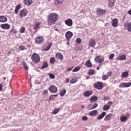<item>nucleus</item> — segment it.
Returning a JSON list of instances; mask_svg holds the SVG:
<instances>
[{
    "mask_svg": "<svg viewBox=\"0 0 131 131\" xmlns=\"http://www.w3.org/2000/svg\"><path fill=\"white\" fill-rule=\"evenodd\" d=\"M59 17L58 14L55 13H52L48 16V24L49 26L55 23Z\"/></svg>",
    "mask_w": 131,
    "mask_h": 131,
    "instance_id": "nucleus-1",
    "label": "nucleus"
},
{
    "mask_svg": "<svg viewBox=\"0 0 131 131\" xmlns=\"http://www.w3.org/2000/svg\"><path fill=\"white\" fill-rule=\"evenodd\" d=\"M31 59L34 62L38 63L40 61V58L39 56L35 53H34L32 55Z\"/></svg>",
    "mask_w": 131,
    "mask_h": 131,
    "instance_id": "nucleus-2",
    "label": "nucleus"
},
{
    "mask_svg": "<svg viewBox=\"0 0 131 131\" xmlns=\"http://www.w3.org/2000/svg\"><path fill=\"white\" fill-rule=\"evenodd\" d=\"M94 87L98 90H101L103 87V86L102 83L100 82H98L94 85Z\"/></svg>",
    "mask_w": 131,
    "mask_h": 131,
    "instance_id": "nucleus-3",
    "label": "nucleus"
},
{
    "mask_svg": "<svg viewBox=\"0 0 131 131\" xmlns=\"http://www.w3.org/2000/svg\"><path fill=\"white\" fill-rule=\"evenodd\" d=\"M44 41L43 37L41 36H39L37 37L35 39V41L36 43L38 44H40L42 43Z\"/></svg>",
    "mask_w": 131,
    "mask_h": 131,
    "instance_id": "nucleus-4",
    "label": "nucleus"
},
{
    "mask_svg": "<svg viewBox=\"0 0 131 131\" xmlns=\"http://www.w3.org/2000/svg\"><path fill=\"white\" fill-rule=\"evenodd\" d=\"M48 89L52 93H55L57 92V87L54 85H52L50 86Z\"/></svg>",
    "mask_w": 131,
    "mask_h": 131,
    "instance_id": "nucleus-5",
    "label": "nucleus"
},
{
    "mask_svg": "<svg viewBox=\"0 0 131 131\" xmlns=\"http://www.w3.org/2000/svg\"><path fill=\"white\" fill-rule=\"evenodd\" d=\"M28 13V12L25 9H23L20 11L19 15L21 17H23L26 16Z\"/></svg>",
    "mask_w": 131,
    "mask_h": 131,
    "instance_id": "nucleus-6",
    "label": "nucleus"
},
{
    "mask_svg": "<svg viewBox=\"0 0 131 131\" xmlns=\"http://www.w3.org/2000/svg\"><path fill=\"white\" fill-rule=\"evenodd\" d=\"M97 14L98 16H102L106 12V11L100 8H98L97 9Z\"/></svg>",
    "mask_w": 131,
    "mask_h": 131,
    "instance_id": "nucleus-7",
    "label": "nucleus"
},
{
    "mask_svg": "<svg viewBox=\"0 0 131 131\" xmlns=\"http://www.w3.org/2000/svg\"><path fill=\"white\" fill-rule=\"evenodd\" d=\"M96 43L95 40L93 38H91L89 42V46L91 47H94Z\"/></svg>",
    "mask_w": 131,
    "mask_h": 131,
    "instance_id": "nucleus-8",
    "label": "nucleus"
},
{
    "mask_svg": "<svg viewBox=\"0 0 131 131\" xmlns=\"http://www.w3.org/2000/svg\"><path fill=\"white\" fill-rule=\"evenodd\" d=\"M112 73V72L110 71L107 72V74L103 75L102 77L103 80H105L107 79L109 77L111 76Z\"/></svg>",
    "mask_w": 131,
    "mask_h": 131,
    "instance_id": "nucleus-9",
    "label": "nucleus"
},
{
    "mask_svg": "<svg viewBox=\"0 0 131 131\" xmlns=\"http://www.w3.org/2000/svg\"><path fill=\"white\" fill-rule=\"evenodd\" d=\"M131 85V83L129 82L128 83H125L123 82L121 83L118 85L119 88H122L123 87H128Z\"/></svg>",
    "mask_w": 131,
    "mask_h": 131,
    "instance_id": "nucleus-10",
    "label": "nucleus"
},
{
    "mask_svg": "<svg viewBox=\"0 0 131 131\" xmlns=\"http://www.w3.org/2000/svg\"><path fill=\"white\" fill-rule=\"evenodd\" d=\"M73 35V33L70 31H68L66 34L65 36L67 40H69L70 39Z\"/></svg>",
    "mask_w": 131,
    "mask_h": 131,
    "instance_id": "nucleus-11",
    "label": "nucleus"
},
{
    "mask_svg": "<svg viewBox=\"0 0 131 131\" xmlns=\"http://www.w3.org/2000/svg\"><path fill=\"white\" fill-rule=\"evenodd\" d=\"M65 24L69 26H71L72 25V21L70 19H68L64 21Z\"/></svg>",
    "mask_w": 131,
    "mask_h": 131,
    "instance_id": "nucleus-12",
    "label": "nucleus"
},
{
    "mask_svg": "<svg viewBox=\"0 0 131 131\" xmlns=\"http://www.w3.org/2000/svg\"><path fill=\"white\" fill-rule=\"evenodd\" d=\"M124 26L127 27V30L128 31L131 32V22L128 23L126 22L124 24Z\"/></svg>",
    "mask_w": 131,
    "mask_h": 131,
    "instance_id": "nucleus-13",
    "label": "nucleus"
},
{
    "mask_svg": "<svg viewBox=\"0 0 131 131\" xmlns=\"http://www.w3.org/2000/svg\"><path fill=\"white\" fill-rule=\"evenodd\" d=\"M1 27L3 29H8L10 28V26L9 25L6 24H2Z\"/></svg>",
    "mask_w": 131,
    "mask_h": 131,
    "instance_id": "nucleus-14",
    "label": "nucleus"
},
{
    "mask_svg": "<svg viewBox=\"0 0 131 131\" xmlns=\"http://www.w3.org/2000/svg\"><path fill=\"white\" fill-rule=\"evenodd\" d=\"M118 20L117 19H114L112 21V26L114 27H116L118 24Z\"/></svg>",
    "mask_w": 131,
    "mask_h": 131,
    "instance_id": "nucleus-15",
    "label": "nucleus"
},
{
    "mask_svg": "<svg viewBox=\"0 0 131 131\" xmlns=\"http://www.w3.org/2000/svg\"><path fill=\"white\" fill-rule=\"evenodd\" d=\"M56 59H60L61 61L63 59V57L62 55L60 53L58 52L56 55Z\"/></svg>",
    "mask_w": 131,
    "mask_h": 131,
    "instance_id": "nucleus-16",
    "label": "nucleus"
},
{
    "mask_svg": "<svg viewBox=\"0 0 131 131\" xmlns=\"http://www.w3.org/2000/svg\"><path fill=\"white\" fill-rule=\"evenodd\" d=\"M93 93L92 91H87L85 92L84 94L83 95L84 96L86 97H88L91 95Z\"/></svg>",
    "mask_w": 131,
    "mask_h": 131,
    "instance_id": "nucleus-17",
    "label": "nucleus"
},
{
    "mask_svg": "<svg viewBox=\"0 0 131 131\" xmlns=\"http://www.w3.org/2000/svg\"><path fill=\"white\" fill-rule=\"evenodd\" d=\"M106 113V112H103L101 114L97 117V119L98 120H100L102 119L105 116Z\"/></svg>",
    "mask_w": 131,
    "mask_h": 131,
    "instance_id": "nucleus-18",
    "label": "nucleus"
},
{
    "mask_svg": "<svg viewBox=\"0 0 131 131\" xmlns=\"http://www.w3.org/2000/svg\"><path fill=\"white\" fill-rule=\"evenodd\" d=\"M97 111L96 110H94L91 112L89 115L91 116H95L97 114Z\"/></svg>",
    "mask_w": 131,
    "mask_h": 131,
    "instance_id": "nucleus-19",
    "label": "nucleus"
},
{
    "mask_svg": "<svg viewBox=\"0 0 131 131\" xmlns=\"http://www.w3.org/2000/svg\"><path fill=\"white\" fill-rule=\"evenodd\" d=\"M113 116V115L112 114H110L107 115L105 117L104 120L107 121L110 120Z\"/></svg>",
    "mask_w": 131,
    "mask_h": 131,
    "instance_id": "nucleus-20",
    "label": "nucleus"
},
{
    "mask_svg": "<svg viewBox=\"0 0 131 131\" xmlns=\"http://www.w3.org/2000/svg\"><path fill=\"white\" fill-rule=\"evenodd\" d=\"M98 100V98L96 96H92L90 99V102L91 103L93 102H96Z\"/></svg>",
    "mask_w": 131,
    "mask_h": 131,
    "instance_id": "nucleus-21",
    "label": "nucleus"
},
{
    "mask_svg": "<svg viewBox=\"0 0 131 131\" xmlns=\"http://www.w3.org/2000/svg\"><path fill=\"white\" fill-rule=\"evenodd\" d=\"M7 20V18L4 16H0V22H4Z\"/></svg>",
    "mask_w": 131,
    "mask_h": 131,
    "instance_id": "nucleus-22",
    "label": "nucleus"
},
{
    "mask_svg": "<svg viewBox=\"0 0 131 131\" xmlns=\"http://www.w3.org/2000/svg\"><path fill=\"white\" fill-rule=\"evenodd\" d=\"M85 65L86 67H91L92 66V64L89 60L86 61Z\"/></svg>",
    "mask_w": 131,
    "mask_h": 131,
    "instance_id": "nucleus-23",
    "label": "nucleus"
},
{
    "mask_svg": "<svg viewBox=\"0 0 131 131\" xmlns=\"http://www.w3.org/2000/svg\"><path fill=\"white\" fill-rule=\"evenodd\" d=\"M129 74L128 72H123L121 75L122 77L124 78L127 77L128 75Z\"/></svg>",
    "mask_w": 131,
    "mask_h": 131,
    "instance_id": "nucleus-24",
    "label": "nucleus"
},
{
    "mask_svg": "<svg viewBox=\"0 0 131 131\" xmlns=\"http://www.w3.org/2000/svg\"><path fill=\"white\" fill-rule=\"evenodd\" d=\"M32 1V0H24V3L25 5L29 6L31 4Z\"/></svg>",
    "mask_w": 131,
    "mask_h": 131,
    "instance_id": "nucleus-25",
    "label": "nucleus"
},
{
    "mask_svg": "<svg viewBox=\"0 0 131 131\" xmlns=\"http://www.w3.org/2000/svg\"><path fill=\"white\" fill-rule=\"evenodd\" d=\"M52 45V43L51 42L48 43L47 46L44 48V51H46L49 50Z\"/></svg>",
    "mask_w": 131,
    "mask_h": 131,
    "instance_id": "nucleus-26",
    "label": "nucleus"
},
{
    "mask_svg": "<svg viewBox=\"0 0 131 131\" xmlns=\"http://www.w3.org/2000/svg\"><path fill=\"white\" fill-rule=\"evenodd\" d=\"M116 0H114L113 2H110L108 4V6L110 8L113 7L114 5V3H115Z\"/></svg>",
    "mask_w": 131,
    "mask_h": 131,
    "instance_id": "nucleus-27",
    "label": "nucleus"
},
{
    "mask_svg": "<svg viewBox=\"0 0 131 131\" xmlns=\"http://www.w3.org/2000/svg\"><path fill=\"white\" fill-rule=\"evenodd\" d=\"M48 66L47 62V61H45L43 64L42 67L41 68V69H43L45 68H47Z\"/></svg>",
    "mask_w": 131,
    "mask_h": 131,
    "instance_id": "nucleus-28",
    "label": "nucleus"
},
{
    "mask_svg": "<svg viewBox=\"0 0 131 131\" xmlns=\"http://www.w3.org/2000/svg\"><path fill=\"white\" fill-rule=\"evenodd\" d=\"M110 108V106L108 105H105L104 106L103 109L104 111H106Z\"/></svg>",
    "mask_w": 131,
    "mask_h": 131,
    "instance_id": "nucleus-29",
    "label": "nucleus"
},
{
    "mask_svg": "<svg viewBox=\"0 0 131 131\" xmlns=\"http://www.w3.org/2000/svg\"><path fill=\"white\" fill-rule=\"evenodd\" d=\"M41 23L40 22H38L36 23L34 27V29L36 30H37L39 28Z\"/></svg>",
    "mask_w": 131,
    "mask_h": 131,
    "instance_id": "nucleus-30",
    "label": "nucleus"
},
{
    "mask_svg": "<svg viewBox=\"0 0 131 131\" xmlns=\"http://www.w3.org/2000/svg\"><path fill=\"white\" fill-rule=\"evenodd\" d=\"M64 0H55L56 5H58L59 4H61L62 3Z\"/></svg>",
    "mask_w": 131,
    "mask_h": 131,
    "instance_id": "nucleus-31",
    "label": "nucleus"
},
{
    "mask_svg": "<svg viewBox=\"0 0 131 131\" xmlns=\"http://www.w3.org/2000/svg\"><path fill=\"white\" fill-rule=\"evenodd\" d=\"M121 121L123 122H125L127 119V117L125 116H122L120 118Z\"/></svg>",
    "mask_w": 131,
    "mask_h": 131,
    "instance_id": "nucleus-32",
    "label": "nucleus"
},
{
    "mask_svg": "<svg viewBox=\"0 0 131 131\" xmlns=\"http://www.w3.org/2000/svg\"><path fill=\"white\" fill-rule=\"evenodd\" d=\"M66 93V90L63 89L61 91L60 93V95L61 96H63Z\"/></svg>",
    "mask_w": 131,
    "mask_h": 131,
    "instance_id": "nucleus-33",
    "label": "nucleus"
},
{
    "mask_svg": "<svg viewBox=\"0 0 131 131\" xmlns=\"http://www.w3.org/2000/svg\"><path fill=\"white\" fill-rule=\"evenodd\" d=\"M126 57L124 55H122L118 57V59L120 60H123L126 59Z\"/></svg>",
    "mask_w": 131,
    "mask_h": 131,
    "instance_id": "nucleus-34",
    "label": "nucleus"
},
{
    "mask_svg": "<svg viewBox=\"0 0 131 131\" xmlns=\"http://www.w3.org/2000/svg\"><path fill=\"white\" fill-rule=\"evenodd\" d=\"M20 5H18L16 7L15 9V13L16 14H17L20 8Z\"/></svg>",
    "mask_w": 131,
    "mask_h": 131,
    "instance_id": "nucleus-35",
    "label": "nucleus"
},
{
    "mask_svg": "<svg viewBox=\"0 0 131 131\" xmlns=\"http://www.w3.org/2000/svg\"><path fill=\"white\" fill-rule=\"evenodd\" d=\"M19 48L21 50H26V47L23 45L20 46L19 47Z\"/></svg>",
    "mask_w": 131,
    "mask_h": 131,
    "instance_id": "nucleus-36",
    "label": "nucleus"
},
{
    "mask_svg": "<svg viewBox=\"0 0 131 131\" xmlns=\"http://www.w3.org/2000/svg\"><path fill=\"white\" fill-rule=\"evenodd\" d=\"M94 71L93 70H89L88 72V74L89 75H92L94 74Z\"/></svg>",
    "mask_w": 131,
    "mask_h": 131,
    "instance_id": "nucleus-37",
    "label": "nucleus"
},
{
    "mask_svg": "<svg viewBox=\"0 0 131 131\" xmlns=\"http://www.w3.org/2000/svg\"><path fill=\"white\" fill-rule=\"evenodd\" d=\"M60 110L59 108H56L53 111V113L54 114H57L59 111Z\"/></svg>",
    "mask_w": 131,
    "mask_h": 131,
    "instance_id": "nucleus-38",
    "label": "nucleus"
},
{
    "mask_svg": "<svg viewBox=\"0 0 131 131\" xmlns=\"http://www.w3.org/2000/svg\"><path fill=\"white\" fill-rule=\"evenodd\" d=\"M49 76L50 78L52 79H54L55 77V75L51 73H49Z\"/></svg>",
    "mask_w": 131,
    "mask_h": 131,
    "instance_id": "nucleus-39",
    "label": "nucleus"
},
{
    "mask_svg": "<svg viewBox=\"0 0 131 131\" xmlns=\"http://www.w3.org/2000/svg\"><path fill=\"white\" fill-rule=\"evenodd\" d=\"M80 68L79 67H75L74 69L72 70L73 72H77L80 69Z\"/></svg>",
    "mask_w": 131,
    "mask_h": 131,
    "instance_id": "nucleus-40",
    "label": "nucleus"
},
{
    "mask_svg": "<svg viewBox=\"0 0 131 131\" xmlns=\"http://www.w3.org/2000/svg\"><path fill=\"white\" fill-rule=\"evenodd\" d=\"M101 57L100 56H97L95 58L94 60L96 62H98L100 59Z\"/></svg>",
    "mask_w": 131,
    "mask_h": 131,
    "instance_id": "nucleus-41",
    "label": "nucleus"
},
{
    "mask_svg": "<svg viewBox=\"0 0 131 131\" xmlns=\"http://www.w3.org/2000/svg\"><path fill=\"white\" fill-rule=\"evenodd\" d=\"M78 81L76 79H73L70 80V82L71 83L73 84L75 83Z\"/></svg>",
    "mask_w": 131,
    "mask_h": 131,
    "instance_id": "nucleus-42",
    "label": "nucleus"
},
{
    "mask_svg": "<svg viewBox=\"0 0 131 131\" xmlns=\"http://www.w3.org/2000/svg\"><path fill=\"white\" fill-rule=\"evenodd\" d=\"M23 64L24 67L25 69L26 70H28V67L27 66V64L25 62H23Z\"/></svg>",
    "mask_w": 131,
    "mask_h": 131,
    "instance_id": "nucleus-43",
    "label": "nucleus"
},
{
    "mask_svg": "<svg viewBox=\"0 0 131 131\" xmlns=\"http://www.w3.org/2000/svg\"><path fill=\"white\" fill-rule=\"evenodd\" d=\"M55 61L54 58L53 57L51 58L50 60V62L51 63L53 64L54 63Z\"/></svg>",
    "mask_w": 131,
    "mask_h": 131,
    "instance_id": "nucleus-44",
    "label": "nucleus"
},
{
    "mask_svg": "<svg viewBox=\"0 0 131 131\" xmlns=\"http://www.w3.org/2000/svg\"><path fill=\"white\" fill-rule=\"evenodd\" d=\"M114 53L111 54L110 55L109 57V59L110 60L111 59L114 58Z\"/></svg>",
    "mask_w": 131,
    "mask_h": 131,
    "instance_id": "nucleus-45",
    "label": "nucleus"
},
{
    "mask_svg": "<svg viewBox=\"0 0 131 131\" xmlns=\"http://www.w3.org/2000/svg\"><path fill=\"white\" fill-rule=\"evenodd\" d=\"M76 41L79 44L81 42V40L80 38H78L77 39Z\"/></svg>",
    "mask_w": 131,
    "mask_h": 131,
    "instance_id": "nucleus-46",
    "label": "nucleus"
},
{
    "mask_svg": "<svg viewBox=\"0 0 131 131\" xmlns=\"http://www.w3.org/2000/svg\"><path fill=\"white\" fill-rule=\"evenodd\" d=\"M25 30V28L24 27L20 29V32L21 33H24Z\"/></svg>",
    "mask_w": 131,
    "mask_h": 131,
    "instance_id": "nucleus-47",
    "label": "nucleus"
},
{
    "mask_svg": "<svg viewBox=\"0 0 131 131\" xmlns=\"http://www.w3.org/2000/svg\"><path fill=\"white\" fill-rule=\"evenodd\" d=\"M104 60V58H101L98 61V62L100 64H101L102 63Z\"/></svg>",
    "mask_w": 131,
    "mask_h": 131,
    "instance_id": "nucleus-48",
    "label": "nucleus"
},
{
    "mask_svg": "<svg viewBox=\"0 0 131 131\" xmlns=\"http://www.w3.org/2000/svg\"><path fill=\"white\" fill-rule=\"evenodd\" d=\"M98 106V104L96 103H95L93 105V107L92 108V109L95 108Z\"/></svg>",
    "mask_w": 131,
    "mask_h": 131,
    "instance_id": "nucleus-49",
    "label": "nucleus"
},
{
    "mask_svg": "<svg viewBox=\"0 0 131 131\" xmlns=\"http://www.w3.org/2000/svg\"><path fill=\"white\" fill-rule=\"evenodd\" d=\"M82 119L83 120L86 121L88 119V118L86 116H84L82 117Z\"/></svg>",
    "mask_w": 131,
    "mask_h": 131,
    "instance_id": "nucleus-50",
    "label": "nucleus"
},
{
    "mask_svg": "<svg viewBox=\"0 0 131 131\" xmlns=\"http://www.w3.org/2000/svg\"><path fill=\"white\" fill-rule=\"evenodd\" d=\"M47 93V90H45L43 92L42 94L43 95H45Z\"/></svg>",
    "mask_w": 131,
    "mask_h": 131,
    "instance_id": "nucleus-51",
    "label": "nucleus"
},
{
    "mask_svg": "<svg viewBox=\"0 0 131 131\" xmlns=\"http://www.w3.org/2000/svg\"><path fill=\"white\" fill-rule=\"evenodd\" d=\"M109 99V98L108 97H107L106 96L104 97V99H103V100L105 101L108 100Z\"/></svg>",
    "mask_w": 131,
    "mask_h": 131,
    "instance_id": "nucleus-52",
    "label": "nucleus"
},
{
    "mask_svg": "<svg viewBox=\"0 0 131 131\" xmlns=\"http://www.w3.org/2000/svg\"><path fill=\"white\" fill-rule=\"evenodd\" d=\"M69 79L68 78H67L66 79L65 83H69Z\"/></svg>",
    "mask_w": 131,
    "mask_h": 131,
    "instance_id": "nucleus-53",
    "label": "nucleus"
},
{
    "mask_svg": "<svg viewBox=\"0 0 131 131\" xmlns=\"http://www.w3.org/2000/svg\"><path fill=\"white\" fill-rule=\"evenodd\" d=\"M53 95H51L50 96V97H49V100H51L52 99H53Z\"/></svg>",
    "mask_w": 131,
    "mask_h": 131,
    "instance_id": "nucleus-54",
    "label": "nucleus"
},
{
    "mask_svg": "<svg viewBox=\"0 0 131 131\" xmlns=\"http://www.w3.org/2000/svg\"><path fill=\"white\" fill-rule=\"evenodd\" d=\"M2 84H0V91H2Z\"/></svg>",
    "mask_w": 131,
    "mask_h": 131,
    "instance_id": "nucleus-55",
    "label": "nucleus"
},
{
    "mask_svg": "<svg viewBox=\"0 0 131 131\" xmlns=\"http://www.w3.org/2000/svg\"><path fill=\"white\" fill-rule=\"evenodd\" d=\"M73 68L72 67L71 68H68L67 69V71H70Z\"/></svg>",
    "mask_w": 131,
    "mask_h": 131,
    "instance_id": "nucleus-56",
    "label": "nucleus"
},
{
    "mask_svg": "<svg viewBox=\"0 0 131 131\" xmlns=\"http://www.w3.org/2000/svg\"><path fill=\"white\" fill-rule=\"evenodd\" d=\"M112 103L113 102L112 101H108V104L110 105L112 104Z\"/></svg>",
    "mask_w": 131,
    "mask_h": 131,
    "instance_id": "nucleus-57",
    "label": "nucleus"
},
{
    "mask_svg": "<svg viewBox=\"0 0 131 131\" xmlns=\"http://www.w3.org/2000/svg\"><path fill=\"white\" fill-rule=\"evenodd\" d=\"M127 13L129 15H131V9L128 11V12H127Z\"/></svg>",
    "mask_w": 131,
    "mask_h": 131,
    "instance_id": "nucleus-58",
    "label": "nucleus"
},
{
    "mask_svg": "<svg viewBox=\"0 0 131 131\" xmlns=\"http://www.w3.org/2000/svg\"><path fill=\"white\" fill-rule=\"evenodd\" d=\"M14 29H12L10 30V33H13L14 31Z\"/></svg>",
    "mask_w": 131,
    "mask_h": 131,
    "instance_id": "nucleus-59",
    "label": "nucleus"
},
{
    "mask_svg": "<svg viewBox=\"0 0 131 131\" xmlns=\"http://www.w3.org/2000/svg\"><path fill=\"white\" fill-rule=\"evenodd\" d=\"M17 31H16L14 30V31L13 33V34H16L17 33Z\"/></svg>",
    "mask_w": 131,
    "mask_h": 131,
    "instance_id": "nucleus-60",
    "label": "nucleus"
},
{
    "mask_svg": "<svg viewBox=\"0 0 131 131\" xmlns=\"http://www.w3.org/2000/svg\"><path fill=\"white\" fill-rule=\"evenodd\" d=\"M89 78H90V77L89 76H87L86 77V79H89Z\"/></svg>",
    "mask_w": 131,
    "mask_h": 131,
    "instance_id": "nucleus-61",
    "label": "nucleus"
},
{
    "mask_svg": "<svg viewBox=\"0 0 131 131\" xmlns=\"http://www.w3.org/2000/svg\"><path fill=\"white\" fill-rule=\"evenodd\" d=\"M68 42L67 43V44L69 45V40H67Z\"/></svg>",
    "mask_w": 131,
    "mask_h": 131,
    "instance_id": "nucleus-62",
    "label": "nucleus"
},
{
    "mask_svg": "<svg viewBox=\"0 0 131 131\" xmlns=\"http://www.w3.org/2000/svg\"><path fill=\"white\" fill-rule=\"evenodd\" d=\"M108 23H106L105 24V26H106V25H108Z\"/></svg>",
    "mask_w": 131,
    "mask_h": 131,
    "instance_id": "nucleus-63",
    "label": "nucleus"
},
{
    "mask_svg": "<svg viewBox=\"0 0 131 131\" xmlns=\"http://www.w3.org/2000/svg\"><path fill=\"white\" fill-rule=\"evenodd\" d=\"M100 69V68L99 67H97V70H99Z\"/></svg>",
    "mask_w": 131,
    "mask_h": 131,
    "instance_id": "nucleus-64",
    "label": "nucleus"
}]
</instances>
